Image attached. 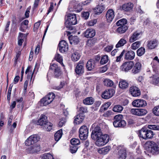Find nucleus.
I'll use <instances>...</instances> for the list:
<instances>
[{"mask_svg": "<svg viewBox=\"0 0 159 159\" xmlns=\"http://www.w3.org/2000/svg\"><path fill=\"white\" fill-rule=\"evenodd\" d=\"M153 135L154 134L153 131L151 130H148L147 129L146 139H151L153 137Z\"/></svg>", "mask_w": 159, "mask_h": 159, "instance_id": "603ef678", "label": "nucleus"}, {"mask_svg": "<svg viewBox=\"0 0 159 159\" xmlns=\"http://www.w3.org/2000/svg\"><path fill=\"white\" fill-rule=\"evenodd\" d=\"M123 108L120 105L115 106L113 108V111L115 112L120 113L123 110Z\"/></svg>", "mask_w": 159, "mask_h": 159, "instance_id": "c03bdc74", "label": "nucleus"}, {"mask_svg": "<svg viewBox=\"0 0 159 159\" xmlns=\"http://www.w3.org/2000/svg\"><path fill=\"white\" fill-rule=\"evenodd\" d=\"M97 21V20L96 19L92 20L88 22L87 25L89 26H92L95 25Z\"/></svg>", "mask_w": 159, "mask_h": 159, "instance_id": "bf43d9fd", "label": "nucleus"}, {"mask_svg": "<svg viewBox=\"0 0 159 159\" xmlns=\"http://www.w3.org/2000/svg\"><path fill=\"white\" fill-rule=\"evenodd\" d=\"M134 65L133 61H127L123 63L120 68L122 71L126 72L131 70Z\"/></svg>", "mask_w": 159, "mask_h": 159, "instance_id": "ddd939ff", "label": "nucleus"}, {"mask_svg": "<svg viewBox=\"0 0 159 159\" xmlns=\"http://www.w3.org/2000/svg\"><path fill=\"white\" fill-rule=\"evenodd\" d=\"M62 135V130L61 129L58 131L54 134V139L57 142L61 138Z\"/></svg>", "mask_w": 159, "mask_h": 159, "instance_id": "a19ab883", "label": "nucleus"}, {"mask_svg": "<svg viewBox=\"0 0 159 159\" xmlns=\"http://www.w3.org/2000/svg\"><path fill=\"white\" fill-rule=\"evenodd\" d=\"M84 118L83 114H80L75 117L74 122L77 124H79L82 122Z\"/></svg>", "mask_w": 159, "mask_h": 159, "instance_id": "c756f323", "label": "nucleus"}, {"mask_svg": "<svg viewBox=\"0 0 159 159\" xmlns=\"http://www.w3.org/2000/svg\"><path fill=\"white\" fill-rule=\"evenodd\" d=\"M54 59L57 62H59L62 66H64L62 62V57L60 54L58 53L56 54L55 55Z\"/></svg>", "mask_w": 159, "mask_h": 159, "instance_id": "37998d69", "label": "nucleus"}, {"mask_svg": "<svg viewBox=\"0 0 159 159\" xmlns=\"http://www.w3.org/2000/svg\"><path fill=\"white\" fill-rule=\"evenodd\" d=\"M117 148L118 151V157L119 159H125L127 155L125 148L123 146H119Z\"/></svg>", "mask_w": 159, "mask_h": 159, "instance_id": "6e6552de", "label": "nucleus"}, {"mask_svg": "<svg viewBox=\"0 0 159 159\" xmlns=\"http://www.w3.org/2000/svg\"><path fill=\"white\" fill-rule=\"evenodd\" d=\"M125 50H123L122 52H121L120 55L118 56H117L116 57V62H120L121 61V58L123 56L124 53H125Z\"/></svg>", "mask_w": 159, "mask_h": 159, "instance_id": "680f3d73", "label": "nucleus"}, {"mask_svg": "<svg viewBox=\"0 0 159 159\" xmlns=\"http://www.w3.org/2000/svg\"><path fill=\"white\" fill-rule=\"evenodd\" d=\"M40 150L39 145H34L29 147L27 149V152L29 153H35L37 152Z\"/></svg>", "mask_w": 159, "mask_h": 159, "instance_id": "aec40b11", "label": "nucleus"}, {"mask_svg": "<svg viewBox=\"0 0 159 159\" xmlns=\"http://www.w3.org/2000/svg\"><path fill=\"white\" fill-rule=\"evenodd\" d=\"M111 105V103L110 102L106 103L101 106L100 110V111L101 112H102L104 111L107 110Z\"/></svg>", "mask_w": 159, "mask_h": 159, "instance_id": "a18cd8bd", "label": "nucleus"}, {"mask_svg": "<svg viewBox=\"0 0 159 159\" xmlns=\"http://www.w3.org/2000/svg\"><path fill=\"white\" fill-rule=\"evenodd\" d=\"M130 113L133 115L141 116L145 115L147 111L143 109L133 108L131 110Z\"/></svg>", "mask_w": 159, "mask_h": 159, "instance_id": "1a4fd4ad", "label": "nucleus"}, {"mask_svg": "<svg viewBox=\"0 0 159 159\" xmlns=\"http://www.w3.org/2000/svg\"><path fill=\"white\" fill-rule=\"evenodd\" d=\"M80 56L79 51H75L71 54V58L73 61H76L79 59Z\"/></svg>", "mask_w": 159, "mask_h": 159, "instance_id": "7c9ffc66", "label": "nucleus"}, {"mask_svg": "<svg viewBox=\"0 0 159 159\" xmlns=\"http://www.w3.org/2000/svg\"><path fill=\"white\" fill-rule=\"evenodd\" d=\"M127 41L126 40L124 39L121 38L118 41L117 44L116 45V48H118L123 46L126 43Z\"/></svg>", "mask_w": 159, "mask_h": 159, "instance_id": "79ce46f5", "label": "nucleus"}, {"mask_svg": "<svg viewBox=\"0 0 159 159\" xmlns=\"http://www.w3.org/2000/svg\"><path fill=\"white\" fill-rule=\"evenodd\" d=\"M153 114L157 116H159V106L154 107L152 109Z\"/></svg>", "mask_w": 159, "mask_h": 159, "instance_id": "6e6d98bb", "label": "nucleus"}, {"mask_svg": "<svg viewBox=\"0 0 159 159\" xmlns=\"http://www.w3.org/2000/svg\"><path fill=\"white\" fill-rule=\"evenodd\" d=\"M123 117V116L121 114H119L116 115L114 117V119L115 120L114 122H117L120 121V120H122Z\"/></svg>", "mask_w": 159, "mask_h": 159, "instance_id": "13d9d810", "label": "nucleus"}, {"mask_svg": "<svg viewBox=\"0 0 159 159\" xmlns=\"http://www.w3.org/2000/svg\"><path fill=\"white\" fill-rule=\"evenodd\" d=\"M147 131V129L146 128H143L141 129L139 131L138 134L139 137L143 139H146Z\"/></svg>", "mask_w": 159, "mask_h": 159, "instance_id": "2f4dec72", "label": "nucleus"}, {"mask_svg": "<svg viewBox=\"0 0 159 159\" xmlns=\"http://www.w3.org/2000/svg\"><path fill=\"white\" fill-rule=\"evenodd\" d=\"M133 7V4L130 2H129L125 4L122 6H120V9L121 10H123L125 11H128L132 10Z\"/></svg>", "mask_w": 159, "mask_h": 159, "instance_id": "b1692460", "label": "nucleus"}, {"mask_svg": "<svg viewBox=\"0 0 159 159\" xmlns=\"http://www.w3.org/2000/svg\"><path fill=\"white\" fill-rule=\"evenodd\" d=\"M83 17L85 19H87L88 18L89 13L88 12H85L82 13Z\"/></svg>", "mask_w": 159, "mask_h": 159, "instance_id": "69168bd1", "label": "nucleus"}, {"mask_svg": "<svg viewBox=\"0 0 159 159\" xmlns=\"http://www.w3.org/2000/svg\"><path fill=\"white\" fill-rule=\"evenodd\" d=\"M70 143L71 145L77 146L80 144V141L78 139L74 138L71 140Z\"/></svg>", "mask_w": 159, "mask_h": 159, "instance_id": "5fc2aeb1", "label": "nucleus"}, {"mask_svg": "<svg viewBox=\"0 0 159 159\" xmlns=\"http://www.w3.org/2000/svg\"><path fill=\"white\" fill-rule=\"evenodd\" d=\"M109 137L108 135L105 134L96 139V145L98 146H103L107 143L109 141Z\"/></svg>", "mask_w": 159, "mask_h": 159, "instance_id": "7ed1b4c3", "label": "nucleus"}, {"mask_svg": "<svg viewBox=\"0 0 159 159\" xmlns=\"http://www.w3.org/2000/svg\"><path fill=\"white\" fill-rule=\"evenodd\" d=\"M95 35V31L92 29H87L84 32V36L87 38H92Z\"/></svg>", "mask_w": 159, "mask_h": 159, "instance_id": "4be33fe9", "label": "nucleus"}, {"mask_svg": "<svg viewBox=\"0 0 159 159\" xmlns=\"http://www.w3.org/2000/svg\"><path fill=\"white\" fill-rule=\"evenodd\" d=\"M157 44L158 42L157 40L156 39H151L148 41L147 46L148 49H152L157 47Z\"/></svg>", "mask_w": 159, "mask_h": 159, "instance_id": "5701e85b", "label": "nucleus"}, {"mask_svg": "<svg viewBox=\"0 0 159 159\" xmlns=\"http://www.w3.org/2000/svg\"><path fill=\"white\" fill-rule=\"evenodd\" d=\"M78 149L77 146L71 145L70 147V151L72 153H75L76 152Z\"/></svg>", "mask_w": 159, "mask_h": 159, "instance_id": "052dcab7", "label": "nucleus"}, {"mask_svg": "<svg viewBox=\"0 0 159 159\" xmlns=\"http://www.w3.org/2000/svg\"><path fill=\"white\" fill-rule=\"evenodd\" d=\"M55 98V95L53 93H49L41 100V103L43 106H46L50 103Z\"/></svg>", "mask_w": 159, "mask_h": 159, "instance_id": "20e7f679", "label": "nucleus"}, {"mask_svg": "<svg viewBox=\"0 0 159 159\" xmlns=\"http://www.w3.org/2000/svg\"><path fill=\"white\" fill-rule=\"evenodd\" d=\"M119 84L120 88L122 89L127 88L129 85L127 82L124 80H121L119 82Z\"/></svg>", "mask_w": 159, "mask_h": 159, "instance_id": "e433bc0d", "label": "nucleus"}, {"mask_svg": "<svg viewBox=\"0 0 159 159\" xmlns=\"http://www.w3.org/2000/svg\"><path fill=\"white\" fill-rule=\"evenodd\" d=\"M69 39L70 43L71 44H77L79 42V40L78 37L76 36H73L71 35L69 37Z\"/></svg>", "mask_w": 159, "mask_h": 159, "instance_id": "f704fd0d", "label": "nucleus"}, {"mask_svg": "<svg viewBox=\"0 0 159 159\" xmlns=\"http://www.w3.org/2000/svg\"><path fill=\"white\" fill-rule=\"evenodd\" d=\"M127 23V20L125 19H122L118 21L116 23V25L117 26H123L125 25Z\"/></svg>", "mask_w": 159, "mask_h": 159, "instance_id": "09e8293b", "label": "nucleus"}, {"mask_svg": "<svg viewBox=\"0 0 159 159\" xmlns=\"http://www.w3.org/2000/svg\"><path fill=\"white\" fill-rule=\"evenodd\" d=\"M42 159H54L52 155L49 153L44 154L42 157Z\"/></svg>", "mask_w": 159, "mask_h": 159, "instance_id": "3c124183", "label": "nucleus"}, {"mask_svg": "<svg viewBox=\"0 0 159 159\" xmlns=\"http://www.w3.org/2000/svg\"><path fill=\"white\" fill-rule=\"evenodd\" d=\"M48 121L47 117L44 115H42L38 120L37 124L38 125H40L42 127Z\"/></svg>", "mask_w": 159, "mask_h": 159, "instance_id": "cd10ccee", "label": "nucleus"}, {"mask_svg": "<svg viewBox=\"0 0 159 159\" xmlns=\"http://www.w3.org/2000/svg\"><path fill=\"white\" fill-rule=\"evenodd\" d=\"M65 25L67 28H70L71 25H75L77 23V20L75 14L69 13L65 17Z\"/></svg>", "mask_w": 159, "mask_h": 159, "instance_id": "f03ea898", "label": "nucleus"}, {"mask_svg": "<svg viewBox=\"0 0 159 159\" xmlns=\"http://www.w3.org/2000/svg\"><path fill=\"white\" fill-rule=\"evenodd\" d=\"M52 124L50 122H47L42 127L43 129L48 131H50L52 129Z\"/></svg>", "mask_w": 159, "mask_h": 159, "instance_id": "4c0bfd02", "label": "nucleus"}, {"mask_svg": "<svg viewBox=\"0 0 159 159\" xmlns=\"http://www.w3.org/2000/svg\"><path fill=\"white\" fill-rule=\"evenodd\" d=\"M114 12L112 9H109L107 11L106 16L108 22H111L114 17Z\"/></svg>", "mask_w": 159, "mask_h": 159, "instance_id": "a211bd4d", "label": "nucleus"}, {"mask_svg": "<svg viewBox=\"0 0 159 159\" xmlns=\"http://www.w3.org/2000/svg\"><path fill=\"white\" fill-rule=\"evenodd\" d=\"M113 48L112 45L107 46L104 48L105 51L108 52H110Z\"/></svg>", "mask_w": 159, "mask_h": 159, "instance_id": "e2e57ef3", "label": "nucleus"}, {"mask_svg": "<svg viewBox=\"0 0 159 159\" xmlns=\"http://www.w3.org/2000/svg\"><path fill=\"white\" fill-rule=\"evenodd\" d=\"M135 52L133 51L130 50L127 51L125 55V59L127 60H132L135 57Z\"/></svg>", "mask_w": 159, "mask_h": 159, "instance_id": "a878e982", "label": "nucleus"}, {"mask_svg": "<svg viewBox=\"0 0 159 159\" xmlns=\"http://www.w3.org/2000/svg\"><path fill=\"white\" fill-rule=\"evenodd\" d=\"M103 135L100 128L99 126H97L92 131L91 137L93 139L96 140Z\"/></svg>", "mask_w": 159, "mask_h": 159, "instance_id": "39448f33", "label": "nucleus"}, {"mask_svg": "<svg viewBox=\"0 0 159 159\" xmlns=\"http://www.w3.org/2000/svg\"><path fill=\"white\" fill-rule=\"evenodd\" d=\"M115 91L114 89H110L105 90L102 94V97L105 99H108L114 95Z\"/></svg>", "mask_w": 159, "mask_h": 159, "instance_id": "9b49d317", "label": "nucleus"}, {"mask_svg": "<svg viewBox=\"0 0 159 159\" xmlns=\"http://www.w3.org/2000/svg\"><path fill=\"white\" fill-rule=\"evenodd\" d=\"M137 55L141 56L143 55L145 52V49L143 48H140L137 51Z\"/></svg>", "mask_w": 159, "mask_h": 159, "instance_id": "864d4df0", "label": "nucleus"}, {"mask_svg": "<svg viewBox=\"0 0 159 159\" xmlns=\"http://www.w3.org/2000/svg\"><path fill=\"white\" fill-rule=\"evenodd\" d=\"M141 64L139 62H137L134 66L132 70V72L134 74L139 73L141 70Z\"/></svg>", "mask_w": 159, "mask_h": 159, "instance_id": "c85d7f7f", "label": "nucleus"}, {"mask_svg": "<svg viewBox=\"0 0 159 159\" xmlns=\"http://www.w3.org/2000/svg\"><path fill=\"white\" fill-rule=\"evenodd\" d=\"M105 10V7L103 5L98 4L94 8L93 10L96 14L99 15Z\"/></svg>", "mask_w": 159, "mask_h": 159, "instance_id": "393cba45", "label": "nucleus"}, {"mask_svg": "<svg viewBox=\"0 0 159 159\" xmlns=\"http://www.w3.org/2000/svg\"><path fill=\"white\" fill-rule=\"evenodd\" d=\"M49 69L54 70V75L56 77H58L61 74V71L60 68L56 64L51 65Z\"/></svg>", "mask_w": 159, "mask_h": 159, "instance_id": "2eb2a0df", "label": "nucleus"}, {"mask_svg": "<svg viewBox=\"0 0 159 159\" xmlns=\"http://www.w3.org/2000/svg\"><path fill=\"white\" fill-rule=\"evenodd\" d=\"M132 104L134 107H140L146 106L147 104L145 100L143 99H139L134 101L132 102Z\"/></svg>", "mask_w": 159, "mask_h": 159, "instance_id": "f8f14e48", "label": "nucleus"}, {"mask_svg": "<svg viewBox=\"0 0 159 159\" xmlns=\"http://www.w3.org/2000/svg\"><path fill=\"white\" fill-rule=\"evenodd\" d=\"M96 61L95 60L90 59L87 62L86 67L88 71H91L94 68L95 65Z\"/></svg>", "mask_w": 159, "mask_h": 159, "instance_id": "6ab92c4d", "label": "nucleus"}, {"mask_svg": "<svg viewBox=\"0 0 159 159\" xmlns=\"http://www.w3.org/2000/svg\"><path fill=\"white\" fill-rule=\"evenodd\" d=\"M127 29V27L126 26L123 25L118 27L116 30V31L120 34H122L124 33Z\"/></svg>", "mask_w": 159, "mask_h": 159, "instance_id": "ea45409f", "label": "nucleus"}, {"mask_svg": "<svg viewBox=\"0 0 159 159\" xmlns=\"http://www.w3.org/2000/svg\"><path fill=\"white\" fill-rule=\"evenodd\" d=\"M58 48L60 52L64 53L68 51V46L66 42L63 40L60 42L58 45Z\"/></svg>", "mask_w": 159, "mask_h": 159, "instance_id": "4468645a", "label": "nucleus"}, {"mask_svg": "<svg viewBox=\"0 0 159 159\" xmlns=\"http://www.w3.org/2000/svg\"><path fill=\"white\" fill-rule=\"evenodd\" d=\"M66 121L65 119L64 118L61 120L59 122L58 126L60 127H62L65 124Z\"/></svg>", "mask_w": 159, "mask_h": 159, "instance_id": "0e129e2a", "label": "nucleus"}, {"mask_svg": "<svg viewBox=\"0 0 159 159\" xmlns=\"http://www.w3.org/2000/svg\"><path fill=\"white\" fill-rule=\"evenodd\" d=\"M104 85L109 87H111L113 85V82L111 80L108 79H106L104 81Z\"/></svg>", "mask_w": 159, "mask_h": 159, "instance_id": "8fccbe9b", "label": "nucleus"}, {"mask_svg": "<svg viewBox=\"0 0 159 159\" xmlns=\"http://www.w3.org/2000/svg\"><path fill=\"white\" fill-rule=\"evenodd\" d=\"M129 92L133 97H138L140 95L139 89L136 86H132L129 89Z\"/></svg>", "mask_w": 159, "mask_h": 159, "instance_id": "f3484780", "label": "nucleus"}, {"mask_svg": "<svg viewBox=\"0 0 159 159\" xmlns=\"http://www.w3.org/2000/svg\"><path fill=\"white\" fill-rule=\"evenodd\" d=\"M148 148V151L150 152L153 155H157L159 153V146L158 145L152 141H148L145 144Z\"/></svg>", "mask_w": 159, "mask_h": 159, "instance_id": "f257e3e1", "label": "nucleus"}, {"mask_svg": "<svg viewBox=\"0 0 159 159\" xmlns=\"http://www.w3.org/2000/svg\"><path fill=\"white\" fill-rule=\"evenodd\" d=\"M35 69H34L33 72H32L31 67L30 66H28L27 68L25 71V73L27 74V79H30V84L31 82L33 83L34 81V79H32L34 73Z\"/></svg>", "mask_w": 159, "mask_h": 159, "instance_id": "dca6fc26", "label": "nucleus"}, {"mask_svg": "<svg viewBox=\"0 0 159 159\" xmlns=\"http://www.w3.org/2000/svg\"><path fill=\"white\" fill-rule=\"evenodd\" d=\"M84 63L83 61H80L77 64L75 71L76 74L79 75H81L84 72Z\"/></svg>", "mask_w": 159, "mask_h": 159, "instance_id": "423d86ee", "label": "nucleus"}, {"mask_svg": "<svg viewBox=\"0 0 159 159\" xmlns=\"http://www.w3.org/2000/svg\"><path fill=\"white\" fill-rule=\"evenodd\" d=\"M53 5L54 3L53 2H51L50 3V5L49 7V9L48 11V12L47 13V14H48L50 12L52 11L53 8Z\"/></svg>", "mask_w": 159, "mask_h": 159, "instance_id": "338daca9", "label": "nucleus"}, {"mask_svg": "<svg viewBox=\"0 0 159 159\" xmlns=\"http://www.w3.org/2000/svg\"><path fill=\"white\" fill-rule=\"evenodd\" d=\"M94 102L93 99L91 97H88L84 100L83 103L86 105L92 104Z\"/></svg>", "mask_w": 159, "mask_h": 159, "instance_id": "58836bf2", "label": "nucleus"}, {"mask_svg": "<svg viewBox=\"0 0 159 159\" xmlns=\"http://www.w3.org/2000/svg\"><path fill=\"white\" fill-rule=\"evenodd\" d=\"M150 82L154 84H157L159 81V75L157 73L153 75L152 76L150 77Z\"/></svg>", "mask_w": 159, "mask_h": 159, "instance_id": "473e14b6", "label": "nucleus"}, {"mask_svg": "<svg viewBox=\"0 0 159 159\" xmlns=\"http://www.w3.org/2000/svg\"><path fill=\"white\" fill-rule=\"evenodd\" d=\"M148 128L151 129L159 130V126L155 125H148Z\"/></svg>", "mask_w": 159, "mask_h": 159, "instance_id": "4d7b16f0", "label": "nucleus"}, {"mask_svg": "<svg viewBox=\"0 0 159 159\" xmlns=\"http://www.w3.org/2000/svg\"><path fill=\"white\" fill-rule=\"evenodd\" d=\"M108 56L106 55H103L101 57L100 63L101 64H104L108 62Z\"/></svg>", "mask_w": 159, "mask_h": 159, "instance_id": "49530a36", "label": "nucleus"}, {"mask_svg": "<svg viewBox=\"0 0 159 159\" xmlns=\"http://www.w3.org/2000/svg\"><path fill=\"white\" fill-rule=\"evenodd\" d=\"M113 124L116 127H124L126 125V123L124 120H122L117 122H114Z\"/></svg>", "mask_w": 159, "mask_h": 159, "instance_id": "c9c22d12", "label": "nucleus"}, {"mask_svg": "<svg viewBox=\"0 0 159 159\" xmlns=\"http://www.w3.org/2000/svg\"><path fill=\"white\" fill-rule=\"evenodd\" d=\"M141 42L140 41H136L133 43L131 46V48L133 50H136L140 46Z\"/></svg>", "mask_w": 159, "mask_h": 159, "instance_id": "de8ad7c7", "label": "nucleus"}, {"mask_svg": "<svg viewBox=\"0 0 159 159\" xmlns=\"http://www.w3.org/2000/svg\"><path fill=\"white\" fill-rule=\"evenodd\" d=\"M88 129L86 126H82L79 129V137L81 140L86 139L88 134Z\"/></svg>", "mask_w": 159, "mask_h": 159, "instance_id": "0eeeda50", "label": "nucleus"}, {"mask_svg": "<svg viewBox=\"0 0 159 159\" xmlns=\"http://www.w3.org/2000/svg\"><path fill=\"white\" fill-rule=\"evenodd\" d=\"M72 5L70 4L68 7L69 10L70 11H75L77 12H80L82 10V7L81 6L80 4H76L73 6L72 8Z\"/></svg>", "mask_w": 159, "mask_h": 159, "instance_id": "412c9836", "label": "nucleus"}, {"mask_svg": "<svg viewBox=\"0 0 159 159\" xmlns=\"http://www.w3.org/2000/svg\"><path fill=\"white\" fill-rule=\"evenodd\" d=\"M140 33L137 31L134 32L130 37L129 41L133 43L136 40H138L140 38Z\"/></svg>", "mask_w": 159, "mask_h": 159, "instance_id": "bb28decb", "label": "nucleus"}, {"mask_svg": "<svg viewBox=\"0 0 159 159\" xmlns=\"http://www.w3.org/2000/svg\"><path fill=\"white\" fill-rule=\"evenodd\" d=\"M111 149V147L110 146H107L98 150V152L101 154L105 155L109 152Z\"/></svg>", "mask_w": 159, "mask_h": 159, "instance_id": "72a5a7b5", "label": "nucleus"}, {"mask_svg": "<svg viewBox=\"0 0 159 159\" xmlns=\"http://www.w3.org/2000/svg\"><path fill=\"white\" fill-rule=\"evenodd\" d=\"M40 0H35L34 3L33 5V7L34 8H37L39 5V2Z\"/></svg>", "mask_w": 159, "mask_h": 159, "instance_id": "774afa93", "label": "nucleus"}, {"mask_svg": "<svg viewBox=\"0 0 159 159\" xmlns=\"http://www.w3.org/2000/svg\"><path fill=\"white\" fill-rule=\"evenodd\" d=\"M39 139V136L36 135L30 136L25 141V145L26 146H30L37 142Z\"/></svg>", "mask_w": 159, "mask_h": 159, "instance_id": "9d476101", "label": "nucleus"}]
</instances>
